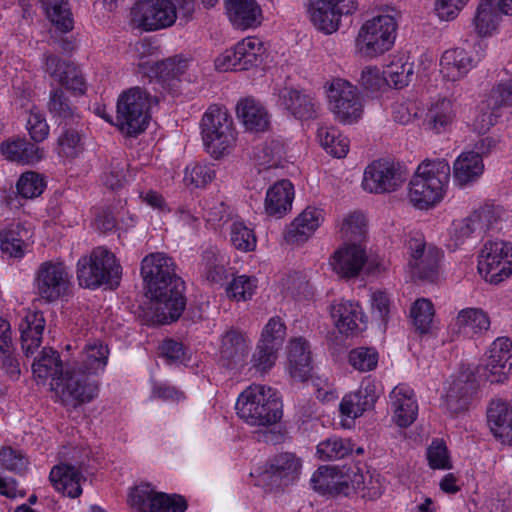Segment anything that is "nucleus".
Returning a JSON list of instances; mask_svg holds the SVG:
<instances>
[{"mask_svg": "<svg viewBox=\"0 0 512 512\" xmlns=\"http://www.w3.org/2000/svg\"><path fill=\"white\" fill-rule=\"evenodd\" d=\"M258 288V279L251 275H238L226 286V295L230 300L246 302L253 298Z\"/></svg>", "mask_w": 512, "mask_h": 512, "instance_id": "nucleus-51", "label": "nucleus"}, {"mask_svg": "<svg viewBox=\"0 0 512 512\" xmlns=\"http://www.w3.org/2000/svg\"><path fill=\"white\" fill-rule=\"evenodd\" d=\"M353 473L361 479L357 481L358 484L354 485L353 494L368 500L378 499L382 495L384 486L379 474L370 473L369 471L364 474L356 466H353Z\"/></svg>", "mask_w": 512, "mask_h": 512, "instance_id": "nucleus-54", "label": "nucleus"}, {"mask_svg": "<svg viewBox=\"0 0 512 512\" xmlns=\"http://www.w3.org/2000/svg\"><path fill=\"white\" fill-rule=\"evenodd\" d=\"M270 463L282 486H287L299 478L302 464L294 454H279Z\"/></svg>", "mask_w": 512, "mask_h": 512, "instance_id": "nucleus-47", "label": "nucleus"}, {"mask_svg": "<svg viewBox=\"0 0 512 512\" xmlns=\"http://www.w3.org/2000/svg\"><path fill=\"white\" fill-rule=\"evenodd\" d=\"M138 66L149 77L167 81L181 77L187 70L189 62L181 56H174L162 61L144 60L139 62Z\"/></svg>", "mask_w": 512, "mask_h": 512, "instance_id": "nucleus-39", "label": "nucleus"}, {"mask_svg": "<svg viewBox=\"0 0 512 512\" xmlns=\"http://www.w3.org/2000/svg\"><path fill=\"white\" fill-rule=\"evenodd\" d=\"M294 196V186L289 180L274 183L266 192L264 201L266 214L275 218L283 217L292 209Z\"/></svg>", "mask_w": 512, "mask_h": 512, "instance_id": "nucleus-37", "label": "nucleus"}, {"mask_svg": "<svg viewBox=\"0 0 512 512\" xmlns=\"http://www.w3.org/2000/svg\"><path fill=\"white\" fill-rule=\"evenodd\" d=\"M35 379L49 383L55 396L65 404L76 405L96 397L98 388L94 382L70 369L63 371L59 355L53 349H43L32 365Z\"/></svg>", "mask_w": 512, "mask_h": 512, "instance_id": "nucleus-2", "label": "nucleus"}, {"mask_svg": "<svg viewBox=\"0 0 512 512\" xmlns=\"http://www.w3.org/2000/svg\"><path fill=\"white\" fill-rule=\"evenodd\" d=\"M330 316L338 332L345 336L360 333L364 325V314L360 305L349 300H340L331 305Z\"/></svg>", "mask_w": 512, "mask_h": 512, "instance_id": "nucleus-26", "label": "nucleus"}, {"mask_svg": "<svg viewBox=\"0 0 512 512\" xmlns=\"http://www.w3.org/2000/svg\"><path fill=\"white\" fill-rule=\"evenodd\" d=\"M474 381V374L470 368L447 379L441 395V407L451 415L465 411L475 388Z\"/></svg>", "mask_w": 512, "mask_h": 512, "instance_id": "nucleus-21", "label": "nucleus"}, {"mask_svg": "<svg viewBox=\"0 0 512 512\" xmlns=\"http://www.w3.org/2000/svg\"><path fill=\"white\" fill-rule=\"evenodd\" d=\"M282 401L276 389L252 384L243 390L236 401L238 417L254 427H268L282 418Z\"/></svg>", "mask_w": 512, "mask_h": 512, "instance_id": "nucleus-4", "label": "nucleus"}, {"mask_svg": "<svg viewBox=\"0 0 512 512\" xmlns=\"http://www.w3.org/2000/svg\"><path fill=\"white\" fill-rule=\"evenodd\" d=\"M398 23L389 13L373 15L362 22L354 40L355 53L374 60L390 51L397 38Z\"/></svg>", "mask_w": 512, "mask_h": 512, "instance_id": "nucleus-5", "label": "nucleus"}, {"mask_svg": "<svg viewBox=\"0 0 512 512\" xmlns=\"http://www.w3.org/2000/svg\"><path fill=\"white\" fill-rule=\"evenodd\" d=\"M500 107L493 104V101L487 97L481 100L474 108L471 118V126L477 133H486L493 127L499 117Z\"/></svg>", "mask_w": 512, "mask_h": 512, "instance_id": "nucleus-50", "label": "nucleus"}, {"mask_svg": "<svg viewBox=\"0 0 512 512\" xmlns=\"http://www.w3.org/2000/svg\"><path fill=\"white\" fill-rule=\"evenodd\" d=\"M231 24L241 30L255 28L262 21V10L256 0H224Z\"/></svg>", "mask_w": 512, "mask_h": 512, "instance_id": "nucleus-35", "label": "nucleus"}, {"mask_svg": "<svg viewBox=\"0 0 512 512\" xmlns=\"http://www.w3.org/2000/svg\"><path fill=\"white\" fill-rule=\"evenodd\" d=\"M150 106L151 99L145 90L133 87L122 92L117 101V127L127 135L143 132L150 119Z\"/></svg>", "mask_w": 512, "mask_h": 512, "instance_id": "nucleus-9", "label": "nucleus"}, {"mask_svg": "<svg viewBox=\"0 0 512 512\" xmlns=\"http://www.w3.org/2000/svg\"><path fill=\"white\" fill-rule=\"evenodd\" d=\"M491 325L488 313L479 307H466L458 311L453 320L454 333L472 339L486 333Z\"/></svg>", "mask_w": 512, "mask_h": 512, "instance_id": "nucleus-29", "label": "nucleus"}, {"mask_svg": "<svg viewBox=\"0 0 512 512\" xmlns=\"http://www.w3.org/2000/svg\"><path fill=\"white\" fill-rule=\"evenodd\" d=\"M357 0H309L307 12L313 25L325 34L336 32L343 16L352 15Z\"/></svg>", "mask_w": 512, "mask_h": 512, "instance_id": "nucleus-15", "label": "nucleus"}, {"mask_svg": "<svg viewBox=\"0 0 512 512\" xmlns=\"http://www.w3.org/2000/svg\"><path fill=\"white\" fill-rule=\"evenodd\" d=\"M277 105L297 119H310L316 114L314 98L293 87H282L275 93Z\"/></svg>", "mask_w": 512, "mask_h": 512, "instance_id": "nucleus-30", "label": "nucleus"}, {"mask_svg": "<svg viewBox=\"0 0 512 512\" xmlns=\"http://www.w3.org/2000/svg\"><path fill=\"white\" fill-rule=\"evenodd\" d=\"M389 409L395 425L409 427L416 420L419 410L414 390L406 384L395 386L389 393Z\"/></svg>", "mask_w": 512, "mask_h": 512, "instance_id": "nucleus-24", "label": "nucleus"}, {"mask_svg": "<svg viewBox=\"0 0 512 512\" xmlns=\"http://www.w3.org/2000/svg\"><path fill=\"white\" fill-rule=\"evenodd\" d=\"M250 348L251 341L244 333L230 329L221 337L220 362L230 369L241 367L247 359Z\"/></svg>", "mask_w": 512, "mask_h": 512, "instance_id": "nucleus-27", "label": "nucleus"}, {"mask_svg": "<svg viewBox=\"0 0 512 512\" xmlns=\"http://www.w3.org/2000/svg\"><path fill=\"white\" fill-rule=\"evenodd\" d=\"M44 328L45 320L41 312L30 309L24 311L19 323V330L22 349L26 355L33 354L41 345Z\"/></svg>", "mask_w": 512, "mask_h": 512, "instance_id": "nucleus-38", "label": "nucleus"}, {"mask_svg": "<svg viewBox=\"0 0 512 512\" xmlns=\"http://www.w3.org/2000/svg\"><path fill=\"white\" fill-rule=\"evenodd\" d=\"M49 480L57 492L77 498L82 494V482L85 478L79 468L61 462L51 468Z\"/></svg>", "mask_w": 512, "mask_h": 512, "instance_id": "nucleus-33", "label": "nucleus"}, {"mask_svg": "<svg viewBox=\"0 0 512 512\" xmlns=\"http://www.w3.org/2000/svg\"><path fill=\"white\" fill-rule=\"evenodd\" d=\"M488 426L496 438L512 444V404L500 399H492L487 408Z\"/></svg>", "mask_w": 512, "mask_h": 512, "instance_id": "nucleus-34", "label": "nucleus"}, {"mask_svg": "<svg viewBox=\"0 0 512 512\" xmlns=\"http://www.w3.org/2000/svg\"><path fill=\"white\" fill-rule=\"evenodd\" d=\"M128 503L138 512H185L188 507L183 496L158 492L149 483L132 488Z\"/></svg>", "mask_w": 512, "mask_h": 512, "instance_id": "nucleus-14", "label": "nucleus"}, {"mask_svg": "<svg viewBox=\"0 0 512 512\" xmlns=\"http://www.w3.org/2000/svg\"><path fill=\"white\" fill-rule=\"evenodd\" d=\"M236 116L249 132H264L270 125V114L267 109L253 98H244L237 103Z\"/></svg>", "mask_w": 512, "mask_h": 512, "instance_id": "nucleus-36", "label": "nucleus"}, {"mask_svg": "<svg viewBox=\"0 0 512 512\" xmlns=\"http://www.w3.org/2000/svg\"><path fill=\"white\" fill-rule=\"evenodd\" d=\"M320 146L336 158H344L350 147V141L339 129L333 126H322L317 131Z\"/></svg>", "mask_w": 512, "mask_h": 512, "instance_id": "nucleus-43", "label": "nucleus"}, {"mask_svg": "<svg viewBox=\"0 0 512 512\" xmlns=\"http://www.w3.org/2000/svg\"><path fill=\"white\" fill-rule=\"evenodd\" d=\"M483 159L474 151H464L456 157L452 166L454 185L467 188L475 184L483 175Z\"/></svg>", "mask_w": 512, "mask_h": 512, "instance_id": "nucleus-31", "label": "nucleus"}, {"mask_svg": "<svg viewBox=\"0 0 512 512\" xmlns=\"http://www.w3.org/2000/svg\"><path fill=\"white\" fill-rule=\"evenodd\" d=\"M366 217L362 212L351 211L339 220V232L345 240L361 242L366 234Z\"/></svg>", "mask_w": 512, "mask_h": 512, "instance_id": "nucleus-52", "label": "nucleus"}, {"mask_svg": "<svg viewBox=\"0 0 512 512\" xmlns=\"http://www.w3.org/2000/svg\"><path fill=\"white\" fill-rule=\"evenodd\" d=\"M512 376V341L496 338L485 353L483 377L491 384H504Z\"/></svg>", "mask_w": 512, "mask_h": 512, "instance_id": "nucleus-20", "label": "nucleus"}, {"mask_svg": "<svg viewBox=\"0 0 512 512\" xmlns=\"http://www.w3.org/2000/svg\"><path fill=\"white\" fill-rule=\"evenodd\" d=\"M482 54L473 55L464 48H452L443 52L440 58V73L446 81L463 79L480 61Z\"/></svg>", "mask_w": 512, "mask_h": 512, "instance_id": "nucleus-25", "label": "nucleus"}, {"mask_svg": "<svg viewBox=\"0 0 512 512\" xmlns=\"http://www.w3.org/2000/svg\"><path fill=\"white\" fill-rule=\"evenodd\" d=\"M45 71L68 90L79 94L84 93L85 80L81 70L74 64L66 63L57 56L49 55L46 57Z\"/></svg>", "mask_w": 512, "mask_h": 512, "instance_id": "nucleus-32", "label": "nucleus"}, {"mask_svg": "<svg viewBox=\"0 0 512 512\" xmlns=\"http://www.w3.org/2000/svg\"><path fill=\"white\" fill-rule=\"evenodd\" d=\"M35 287L39 296L48 302L63 298L71 287L69 269L60 261L42 263L36 272Z\"/></svg>", "mask_w": 512, "mask_h": 512, "instance_id": "nucleus-16", "label": "nucleus"}, {"mask_svg": "<svg viewBox=\"0 0 512 512\" xmlns=\"http://www.w3.org/2000/svg\"><path fill=\"white\" fill-rule=\"evenodd\" d=\"M326 220L324 208L316 205L306 206L289 224L285 240L291 245H303L309 241Z\"/></svg>", "mask_w": 512, "mask_h": 512, "instance_id": "nucleus-22", "label": "nucleus"}, {"mask_svg": "<svg viewBox=\"0 0 512 512\" xmlns=\"http://www.w3.org/2000/svg\"><path fill=\"white\" fill-rule=\"evenodd\" d=\"M381 390L378 383L371 378H364L358 389L346 394L339 405L342 416L354 420L372 409L379 398Z\"/></svg>", "mask_w": 512, "mask_h": 512, "instance_id": "nucleus-23", "label": "nucleus"}, {"mask_svg": "<svg viewBox=\"0 0 512 512\" xmlns=\"http://www.w3.org/2000/svg\"><path fill=\"white\" fill-rule=\"evenodd\" d=\"M286 338V325L279 316L271 317L264 325L257 343L282 349Z\"/></svg>", "mask_w": 512, "mask_h": 512, "instance_id": "nucleus-59", "label": "nucleus"}, {"mask_svg": "<svg viewBox=\"0 0 512 512\" xmlns=\"http://www.w3.org/2000/svg\"><path fill=\"white\" fill-rule=\"evenodd\" d=\"M312 357L308 342L301 338H293L287 345L285 371L294 381H306L312 373Z\"/></svg>", "mask_w": 512, "mask_h": 512, "instance_id": "nucleus-28", "label": "nucleus"}, {"mask_svg": "<svg viewBox=\"0 0 512 512\" xmlns=\"http://www.w3.org/2000/svg\"><path fill=\"white\" fill-rule=\"evenodd\" d=\"M121 275L122 267L116 256L103 247L95 248L89 256L81 257L77 262V278L85 288L117 285Z\"/></svg>", "mask_w": 512, "mask_h": 512, "instance_id": "nucleus-7", "label": "nucleus"}, {"mask_svg": "<svg viewBox=\"0 0 512 512\" xmlns=\"http://www.w3.org/2000/svg\"><path fill=\"white\" fill-rule=\"evenodd\" d=\"M328 264L334 273L346 279L357 277L363 270L368 273L379 270L376 260L367 256L362 242L344 243L332 253Z\"/></svg>", "mask_w": 512, "mask_h": 512, "instance_id": "nucleus-13", "label": "nucleus"}, {"mask_svg": "<svg viewBox=\"0 0 512 512\" xmlns=\"http://www.w3.org/2000/svg\"><path fill=\"white\" fill-rule=\"evenodd\" d=\"M28 231L20 224H10L0 230V250L3 258L20 259L27 250Z\"/></svg>", "mask_w": 512, "mask_h": 512, "instance_id": "nucleus-41", "label": "nucleus"}, {"mask_svg": "<svg viewBox=\"0 0 512 512\" xmlns=\"http://www.w3.org/2000/svg\"><path fill=\"white\" fill-rule=\"evenodd\" d=\"M216 177L213 165L191 163L184 170L183 183L188 188H204Z\"/></svg>", "mask_w": 512, "mask_h": 512, "instance_id": "nucleus-55", "label": "nucleus"}, {"mask_svg": "<svg viewBox=\"0 0 512 512\" xmlns=\"http://www.w3.org/2000/svg\"><path fill=\"white\" fill-rule=\"evenodd\" d=\"M0 364L10 377L20 374L19 362L14 354L10 324L0 318Z\"/></svg>", "mask_w": 512, "mask_h": 512, "instance_id": "nucleus-46", "label": "nucleus"}, {"mask_svg": "<svg viewBox=\"0 0 512 512\" xmlns=\"http://www.w3.org/2000/svg\"><path fill=\"white\" fill-rule=\"evenodd\" d=\"M43 9L56 28L62 32L73 29L74 20L67 0H40Z\"/></svg>", "mask_w": 512, "mask_h": 512, "instance_id": "nucleus-49", "label": "nucleus"}, {"mask_svg": "<svg viewBox=\"0 0 512 512\" xmlns=\"http://www.w3.org/2000/svg\"><path fill=\"white\" fill-rule=\"evenodd\" d=\"M324 88L329 110L338 122L351 125L362 119L364 99L357 86L345 79L333 78Z\"/></svg>", "mask_w": 512, "mask_h": 512, "instance_id": "nucleus-8", "label": "nucleus"}, {"mask_svg": "<svg viewBox=\"0 0 512 512\" xmlns=\"http://www.w3.org/2000/svg\"><path fill=\"white\" fill-rule=\"evenodd\" d=\"M406 274L412 281L436 282L441 278L443 252L432 245L427 246L421 235L410 238Z\"/></svg>", "mask_w": 512, "mask_h": 512, "instance_id": "nucleus-10", "label": "nucleus"}, {"mask_svg": "<svg viewBox=\"0 0 512 512\" xmlns=\"http://www.w3.org/2000/svg\"><path fill=\"white\" fill-rule=\"evenodd\" d=\"M0 151L5 159L21 164L36 163L44 156L42 149L24 139L3 142Z\"/></svg>", "mask_w": 512, "mask_h": 512, "instance_id": "nucleus-42", "label": "nucleus"}, {"mask_svg": "<svg viewBox=\"0 0 512 512\" xmlns=\"http://www.w3.org/2000/svg\"><path fill=\"white\" fill-rule=\"evenodd\" d=\"M200 126L204 147L214 159L223 158L234 151L238 133L226 108L210 106L203 114Z\"/></svg>", "mask_w": 512, "mask_h": 512, "instance_id": "nucleus-6", "label": "nucleus"}, {"mask_svg": "<svg viewBox=\"0 0 512 512\" xmlns=\"http://www.w3.org/2000/svg\"><path fill=\"white\" fill-rule=\"evenodd\" d=\"M500 15L487 0H480L473 18L475 32L483 37L493 35L498 29Z\"/></svg>", "mask_w": 512, "mask_h": 512, "instance_id": "nucleus-48", "label": "nucleus"}, {"mask_svg": "<svg viewBox=\"0 0 512 512\" xmlns=\"http://www.w3.org/2000/svg\"><path fill=\"white\" fill-rule=\"evenodd\" d=\"M388 85L397 89L407 86L413 76V63L406 54L394 55L384 70Z\"/></svg>", "mask_w": 512, "mask_h": 512, "instance_id": "nucleus-45", "label": "nucleus"}, {"mask_svg": "<svg viewBox=\"0 0 512 512\" xmlns=\"http://www.w3.org/2000/svg\"><path fill=\"white\" fill-rule=\"evenodd\" d=\"M18 194L25 199L39 197L46 188L45 178L33 171L23 173L16 184Z\"/></svg>", "mask_w": 512, "mask_h": 512, "instance_id": "nucleus-61", "label": "nucleus"}, {"mask_svg": "<svg viewBox=\"0 0 512 512\" xmlns=\"http://www.w3.org/2000/svg\"><path fill=\"white\" fill-rule=\"evenodd\" d=\"M498 210L491 205H484L474 210L468 217L455 220L449 229L447 245L457 249L473 235H478L493 226Z\"/></svg>", "mask_w": 512, "mask_h": 512, "instance_id": "nucleus-18", "label": "nucleus"}, {"mask_svg": "<svg viewBox=\"0 0 512 512\" xmlns=\"http://www.w3.org/2000/svg\"><path fill=\"white\" fill-rule=\"evenodd\" d=\"M240 61L244 70L257 66L265 54L264 43L257 37H246L236 44Z\"/></svg>", "mask_w": 512, "mask_h": 512, "instance_id": "nucleus-53", "label": "nucleus"}, {"mask_svg": "<svg viewBox=\"0 0 512 512\" xmlns=\"http://www.w3.org/2000/svg\"><path fill=\"white\" fill-rule=\"evenodd\" d=\"M451 176V167L444 159H426L416 168L408 184L407 199L419 210H430L445 198Z\"/></svg>", "mask_w": 512, "mask_h": 512, "instance_id": "nucleus-3", "label": "nucleus"}, {"mask_svg": "<svg viewBox=\"0 0 512 512\" xmlns=\"http://www.w3.org/2000/svg\"><path fill=\"white\" fill-rule=\"evenodd\" d=\"M358 480L361 479L353 473V467L321 466L311 476L310 485L323 495L350 496Z\"/></svg>", "mask_w": 512, "mask_h": 512, "instance_id": "nucleus-17", "label": "nucleus"}, {"mask_svg": "<svg viewBox=\"0 0 512 512\" xmlns=\"http://www.w3.org/2000/svg\"><path fill=\"white\" fill-rule=\"evenodd\" d=\"M57 154L64 162H71L83 153V145L77 132L68 130L58 138Z\"/></svg>", "mask_w": 512, "mask_h": 512, "instance_id": "nucleus-62", "label": "nucleus"}, {"mask_svg": "<svg viewBox=\"0 0 512 512\" xmlns=\"http://www.w3.org/2000/svg\"><path fill=\"white\" fill-rule=\"evenodd\" d=\"M353 452V444L349 439L330 437L317 445L316 454L321 460H337Z\"/></svg>", "mask_w": 512, "mask_h": 512, "instance_id": "nucleus-56", "label": "nucleus"}, {"mask_svg": "<svg viewBox=\"0 0 512 512\" xmlns=\"http://www.w3.org/2000/svg\"><path fill=\"white\" fill-rule=\"evenodd\" d=\"M477 270L490 284H499L512 275V246L504 241H489L478 255Z\"/></svg>", "mask_w": 512, "mask_h": 512, "instance_id": "nucleus-11", "label": "nucleus"}, {"mask_svg": "<svg viewBox=\"0 0 512 512\" xmlns=\"http://www.w3.org/2000/svg\"><path fill=\"white\" fill-rule=\"evenodd\" d=\"M229 238L233 247L241 252L254 251L257 246L253 229L241 220L232 222L229 228Z\"/></svg>", "mask_w": 512, "mask_h": 512, "instance_id": "nucleus-57", "label": "nucleus"}, {"mask_svg": "<svg viewBox=\"0 0 512 512\" xmlns=\"http://www.w3.org/2000/svg\"><path fill=\"white\" fill-rule=\"evenodd\" d=\"M141 275L146 292L143 319L151 324H167L177 320L184 308L183 282L174 272V263L164 253H151L143 258Z\"/></svg>", "mask_w": 512, "mask_h": 512, "instance_id": "nucleus-1", "label": "nucleus"}, {"mask_svg": "<svg viewBox=\"0 0 512 512\" xmlns=\"http://www.w3.org/2000/svg\"><path fill=\"white\" fill-rule=\"evenodd\" d=\"M379 354L374 348L357 347L348 355L349 364L360 372L372 371L377 367Z\"/></svg>", "mask_w": 512, "mask_h": 512, "instance_id": "nucleus-64", "label": "nucleus"}, {"mask_svg": "<svg viewBox=\"0 0 512 512\" xmlns=\"http://www.w3.org/2000/svg\"><path fill=\"white\" fill-rule=\"evenodd\" d=\"M201 270L208 280L221 282L226 272L224 257L212 250L205 251L202 255Z\"/></svg>", "mask_w": 512, "mask_h": 512, "instance_id": "nucleus-63", "label": "nucleus"}, {"mask_svg": "<svg viewBox=\"0 0 512 512\" xmlns=\"http://www.w3.org/2000/svg\"><path fill=\"white\" fill-rule=\"evenodd\" d=\"M281 349L257 343L251 358V367L261 376L268 373L276 364Z\"/></svg>", "mask_w": 512, "mask_h": 512, "instance_id": "nucleus-60", "label": "nucleus"}, {"mask_svg": "<svg viewBox=\"0 0 512 512\" xmlns=\"http://www.w3.org/2000/svg\"><path fill=\"white\" fill-rule=\"evenodd\" d=\"M455 119L454 103L448 98L435 100L428 110V124L436 133L446 132Z\"/></svg>", "mask_w": 512, "mask_h": 512, "instance_id": "nucleus-44", "label": "nucleus"}, {"mask_svg": "<svg viewBox=\"0 0 512 512\" xmlns=\"http://www.w3.org/2000/svg\"><path fill=\"white\" fill-rule=\"evenodd\" d=\"M176 19V7L169 0H139L130 10V25L144 31L170 27Z\"/></svg>", "mask_w": 512, "mask_h": 512, "instance_id": "nucleus-12", "label": "nucleus"}, {"mask_svg": "<svg viewBox=\"0 0 512 512\" xmlns=\"http://www.w3.org/2000/svg\"><path fill=\"white\" fill-rule=\"evenodd\" d=\"M410 315L416 329L420 333H427L432 328L435 315L434 305L429 299L419 298L413 303Z\"/></svg>", "mask_w": 512, "mask_h": 512, "instance_id": "nucleus-58", "label": "nucleus"}, {"mask_svg": "<svg viewBox=\"0 0 512 512\" xmlns=\"http://www.w3.org/2000/svg\"><path fill=\"white\" fill-rule=\"evenodd\" d=\"M405 179V175L394 162L379 159L371 162L365 168L362 187L369 193H389L399 189Z\"/></svg>", "mask_w": 512, "mask_h": 512, "instance_id": "nucleus-19", "label": "nucleus"}, {"mask_svg": "<svg viewBox=\"0 0 512 512\" xmlns=\"http://www.w3.org/2000/svg\"><path fill=\"white\" fill-rule=\"evenodd\" d=\"M108 358V347L102 341H88L80 354L78 369L82 374L97 375L104 371Z\"/></svg>", "mask_w": 512, "mask_h": 512, "instance_id": "nucleus-40", "label": "nucleus"}]
</instances>
